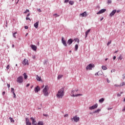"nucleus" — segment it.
Here are the masks:
<instances>
[{"label": "nucleus", "mask_w": 125, "mask_h": 125, "mask_svg": "<svg viewBox=\"0 0 125 125\" xmlns=\"http://www.w3.org/2000/svg\"><path fill=\"white\" fill-rule=\"evenodd\" d=\"M6 69H7V70H9V65H8L6 66Z\"/></svg>", "instance_id": "de8ad7c7"}, {"label": "nucleus", "mask_w": 125, "mask_h": 125, "mask_svg": "<svg viewBox=\"0 0 125 125\" xmlns=\"http://www.w3.org/2000/svg\"><path fill=\"white\" fill-rule=\"evenodd\" d=\"M69 0H65L64 1V3H67V2H69Z\"/></svg>", "instance_id": "58836bf2"}, {"label": "nucleus", "mask_w": 125, "mask_h": 125, "mask_svg": "<svg viewBox=\"0 0 125 125\" xmlns=\"http://www.w3.org/2000/svg\"><path fill=\"white\" fill-rule=\"evenodd\" d=\"M23 76H24V80L27 79V78H28V76L27 75V74H26V73H24L23 74Z\"/></svg>", "instance_id": "412c9836"}, {"label": "nucleus", "mask_w": 125, "mask_h": 125, "mask_svg": "<svg viewBox=\"0 0 125 125\" xmlns=\"http://www.w3.org/2000/svg\"><path fill=\"white\" fill-rule=\"evenodd\" d=\"M100 111H101V109H98L97 110H95L93 113H98L99 112H100Z\"/></svg>", "instance_id": "7c9ffc66"}, {"label": "nucleus", "mask_w": 125, "mask_h": 125, "mask_svg": "<svg viewBox=\"0 0 125 125\" xmlns=\"http://www.w3.org/2000/svg\"><path fill=\"white\" fill-rule=\"evenodd\" d=\"M125 82H123L122 83H121L120 84V86L121 87V86H124V85H125Z\"/></svg>", "instance_id": "2f4dec72"}, {"label": "nucleus", "mask_w": 125, "mask_h": 125, "mask_svg": "<svg viewBox=\"0 0 125 125\" xmlns=\"http://www.w3.org/2000/svg\"><path fill=\"white\" fill-rule=\"evenodd\" d=\"M4 94H5V91L2 92V95H4Z\"/></svg>", "instance_id": "bf43d9fd"}, {"label": "nucleus", "mask_w": 125, "mask_h": 125, "mask_svg": "<svg viewBox=\"0 0 125 125\" xmlns=\"http://www.w3.org/2000/svg\"><path fill=\"white\" fill-rule=\"evenodd\" d=\"M55 15L56 16V17H59V15H58L57 14H54V16Z\"/></svg>", "instance_id": "a19ab883"}, {"label": "nucleus", "mask_w": 125, "mask_h": 125, "mask_svg": "<svg viewBox=\"0 0 125 125\" xmlns=\"http://www.w3.org/2000/svg\"><path fill=\"white\" fill-rule=\"evenodd\" d=\"M72 43H73V39H69L67 41V44L68 45H71V44H72Z\"/></svg>", "instance_id": "2eb2a0df"}, {"label": "nucleus", "mask_w": 125, "mask_h": 125, "mask_svg": "<svg viewBox=\"0 0 125 125\" xmlns=\"http://www.w3.org/2000/svg\"><path fill=\"white\" fill-rule=\"evenodd\" d=\"M38 10L39 12H42V10H41V9H38Z\"/></svg>", "instance_id": "8fccbe9b"}, {"label": "nucleus", "mask_w": 125, "mask_h": 125, "mask_svg": "<svg viewBox=\"0 0 125 125\" xmlns=\"http://www.w3.org/2000/svg\"><path fill=\"white\" fill-rule=\"evenodd\" d=\"M114 86H116V87H119L120 86V85H118L117 84H114Z\"/></svg>", "instance_id": "ea45409f"}, {"label": "nucleus", "mask_w": 125, "mask_h": 125, "mask_svg": "<svg viewBox=\"0 0 125 125\" xmlns=\"http://www.w3.org/2000/svg\"><path fill=\"white\" fill-rule=\"evenodd\" d=\"M122 93H123V92H121L120 94V93L117 94L118 97H121V94H122Z\"/></svg>", "instance_id": "f704fd0d"}, {"label": "nucleus", "mask_w": 125, "mask_h": 125, "mask_svg": "<svg viewBox=\"0 0 125 125\" xmlns=\"http://www.w3.org/2000/svg\"><path fill=\"white\" fill-rule=\"evenodd\" d=\"M26 20H30V21H31V19H30V18H28V17L26 18Z\"/></svg>", "instance_id": "49530a36"}, {"label": "nucleus", "mask_w": 125, "mask_h": 125, "mask_svg": "<svg viewBox=\"0 0 125 125\" xmlns=\"http://www.w3.org/2000/svg\"><path fill=\"white\" fill-rule=\"evenodd\" d=\"M71 120L72 122H75V123H78L80 121V117L75 116L73 118H71Z\"/></svg>", "instance_id": "7ed1b4c3"}, {"label": "nucleus", "mask_w": 125, "mask_h": 125, "mask_svg": "<svg viewBox=\"0 0 125 125\" xmlns=\"http://www.w3.org/2000/svg\"><path fill=\"white\" fill-rule=\"evenodd\" d=\"M49 89V88L48 87V85H45L44 88L42 90L43 94L45 97H47L49 93H48V90Z\"/></svg>", "instance_id": "f03ea898"}, {"label": "nucleus", "mask_w": 125, "mask_h": 125, "mask_svg": "<svg viewBox=\"0 0 125 125\" xmlns=\"http://www.w3.org/2000/svg\"><path fill=\"white\" fill-rule=\"evenodd\" d=\"M62 75H59L58 76V80H60V79H61V78H62Z\"/></svg>", "instance_id": "cd10ccee"}, {"label": "nucleus", "mask_w": 125, "mask_h": 125, "mask_svg": "<svg viewBox=\"0 0 125 125\" xmlns=\"http://www.w3.org/2000/svg\"><path fill=\"white\" fill-rule=\"evenodd\" d=\"M30 120L32 121V125H38L37 124V121H36V119H35V118L31 117Z\"/></svg>", "instance_id": "9d476101"}, {"label": "nucleus", "mask_w": 125, "mask_h": 125, "mask_svg": "<svg viewBox=\"0 0 125 125\" xmlns=\"http://www.w3.org/2000/svg\"><path fill=\"white\" fill-rule=\"evenodd\" d=\"M39 21H37L34 24V26L36 29H38L39 28Z\"/></svg>", "instance_id": "f3484780"}, {"label": "nucleus", "mask_w": 125, "mask_h": 125, "mask_svg": "<svg viewBox=\"0 0 125 125\" xmlns=\"http://www.w3.org/2000/svg\"><path fill=\"white\" fill-rule=\"evenodd\" d=\"M11 92L13 93H14V88H11Z\"/></svg>", "instance_id": "e433bc0d"}, {"label": "nucleus", "mask_w": 125, "mask_h": 125, "mask_svg": "<svg viewBox=\"0 0 125 125\" xmlns=\"http://www.w3.org/2000/svg\"><path fill=\"white\" fill-rule=\"evenodd\" d=\"M64 88L62 87L58 91L57 94V97L58 98H62L64 96Z\"/></svg>", "instance_id": "f257e3e1"}, {"label": "nucleus", "mask_w": 125, "mask_h": 125, "mask_svg": "<svg viewBox=\"0 0 125 125\" xmlns=\"http://www.w3.org/2000/svg\"><path fill=\"white\" fill-rule=\"evenodd\" d=\"M9 120H10L11 123H14L15 122L14 120H13V118H12V117H9Z\"/></svg>", "instance_id": "b1692460"}, {"label": "nucleus", "mask_w": 125, "mask_h": 125, "mask_svg": "<svg viewBox=\"0 0 125 125\" xmlns=\"http://www.w3.org/2000/svg\"><path fill=\"white\" fill-rule=\"evenodd\" d=\"M78 48H79V45L76 44L75 46V49L76 51H77V50H78Z\"/></svg>", "instance_id": "a878e982"}, {"label": "nucleus", "mask_w": 125, "mask_h": 125, "mask_svg": "<svg viewBox=\"0 0 125 125\" xmlns=\"http://www.w3.org/2000/svg\"><path fill=\"white\" fill-rule=\"evenodd\" d=\"M80 16L82 17H85V16H86V12H84L83 13L80 14Z\"/></svg>", "instance_id": "a211bd4d"}, {"label": "nucleus", "mask_w": 125, "mask_h": 125, "mask_svg": "<svg viewBox=\"0 0 125 125\" xmlns=\"http://www.w3.org/2000/svg\"><path fill=\"white\" fill-rule=\"evenodd\" d=\"M13 94L14 98H16V95L15 94V93H13Z\"/></svg>", "instance_id": "4c0bfd02"}, {"label": "nucleus", "mask_w": 125, "mask_h": 125, "mask_svg": "<svg viewBox=\"0 0 125 125\" xmlns=\"http://www.w3.org/2000/svg\"><path fill=\"white\" fill-rule=\"evenodd\" d=\"M69 3L71 5H73L74 4V1H69Z\"/></svg>", "instance_id": "c756f323"}, {"label": "nucleus", "mask_w": 125, "mask_h": 125, "mask_svg": "<svg viewBox=\"0 0 125 125\" xmlns=\"http://www.w3.org/2000/svg\"><path fill=\"white\" fill-rule=\"evenodd\" d=\"M7 86H8V88H9L10 87V84H7Z\"/></svg>", "instance_id": "864d4df0"}, {"label": "nucleus", "mask_w": 125, "mask_h": 125, "mask_svg": "<svg viewBox=\"0 0 125 125\" xmlns=\"http://www.w3.org/2000/svg\"><path fill=\"white\" fill-rule=\"evenodd\" d=\"M119 59H120V60H122V59H123V58H122V56L119 57Z\"/></svg>", "instance_id": "09e8293b"}, {"label": "nucleus", "mask_w": 125, "mask_h": 125, "mask_svg": "<svg viewBox=\"0 0 125 125\" xmlns=\"http://www.w3.org/2000/svg\"><path fill=\"white\" fill-rule=\"evenodd\" d=\"M62 42L64 45V46H67V43L66 41L64 40V37H62Z\"/></svg>", "instance_id": "f8f14e48"}, {"label": "nucleus", "mask_w": 125, "mask_h": 125, "mask_svg": "<svg viewBox=\"0 0 125 125\" xmlns=\"http://www.w3.org/2000/svg\"><path fill=\"white\" fill-rule=\"evenodd\" d=\"M25 123L26 125H32V123L30 122V120H29L28 118H25Z\"/></svg>", "instance_id": "1a4fd4ad"}, {"label": "nucleus", "mask_w": 125, "mask_h": 125, "mask_svg": "<svg viewBox=\"0 0 125 125\" xmlns=\"http://www.w3.org/2000/svg\"><path fill=\"white\" fill-rule=\"evenodd\" d=\"M102 75L101 73H100V71H99L98 72H97L95 74V76H101Z\"/></svg>", "instance_id": "4be33fe9"}, {"label": "nucleus", "mask_w": 125, "mask_h": 125, "mask_svg": "<svg viewBox=\"0 0 125 125\" xmlns=\"http://www.w3.org/2000/svg\"><path fill=\"white\" fill-rule=\"evenodd\" d=\"M112 109H113V108L111 107V108H108L107 110H112Z\"/></svg>", "instance_id": "6e6d98bb"}, {"label": "nucleus", "mask_w": 125, "mask_h": 125, "mask_svg": "<svg viewBox=\"0 0 125 125\" xmlns=\"http://www.w3.org/2000/svg\"><path fill=\"white\" fill-rule=\"evenodd\" d=\"M102 69H103V70H107V67H106L105 65H103L102 66Z\"/></svg>", "instance_id": "bb28decb"}, {"label": "nucleus", "mask_w": 125, "mask_h": 125, "mask_svg": "<svg viewBox=\"0 0 125 125\" xmlns=\"http://www.w3.org/2000/svg\"><path fill=\"white\" fill-rule=\"evenodd\" d=\"M122 111H123V112H125V106L124 108H123V109H122Z\"/></svg>", "instance_id": "603ef678"}, {"label": "nucleus", "mask_w": 125, "mask_h": 125, "mask_svg": "<svg viewBox=\"0 0 125 125\" xmlns=\"http://www.w3.org/2000/svg\"><path fill=\"white\" fill-rule=\"evenodd\" d=\"M76 42H80V40L79 39H76Z\"/></svg>", "instance_id": "3c124183"}, {"label": "nucleus", "mask_w": 125, "mask_h": 125, "mask_svg": "<svg viewBox=\"0 0 125 125\" xmlns=\"http://www.w3.org/2000/svg\"><path fill=\"white\" fill-rule=\"evenodd\" d=\"M107 60H108V58H106V59H105V61H107Z\"/></svg>", "instance_id": "338daca9"}, {"label": "nucleus", "mask_w": 125, "mask_h": 125, "mask_svg": "<svg viewBox=\"0 0 125 125\" xmlns=\"http://www.w3.org/2000/svg\"><path fill=\"white\" fill-rule=\"evenodd\" d=\"M116 58V56H114L113 57V60H115Z\"/></svg>", "instance_id": "4d7b16f0"}, {"label": "nucleus", "mask_w": 125, "mask_h": 125, "mask_svg": "<svg viewBox=\"0 0 125 125\" xmlns=\"http://www.w3.org/2000/svg\"><path fill=\"white\" fill-rule=\"evenodd\" d=\"M38 125H43V122H42V121H39L38 123Z\"/></svg>", "instance_id": "393cba45"}, {"label": "nucleus", "mask_w": 125, "mask_h": 125, "mask_svg": "<svg viewBox=\"0 0 125 125\" xmlns=\"http://www.w3.org/2000/svg\"><path fill=\"white\" fill-rule=\"evenodd\" d=\"M22 64L24 66L26 65H29V61L26 59H25L23 62H22Z\"/></svg>", "instance_id": "6e6552de"}, {"label": "nucleus", "mask_w": 125, "mask_h": 125, "mask_svg": "<svg viewBox=\"0 0 125 125\" xmlns=\"http://www.w3.org/2000/svg\"><path fill=\"white\" fill-rule=\"evenodd\" d=\"M106 81H107V82L109 83H110V80H109V79H108V78H107L106 79Z\"/></svg>", "instance_id": "37998d69"}, {"label": "nucleus", "mask_w": 125, "mask_h": 125, "mask_svg": "<svg viewBox=\"0 0 125 125\" xmlns=\"http://www.w3.org/2000/svg\"><path fill=\"white\" fill-rule=\"evenodd\" d=\"M28 12H30V10L29 9H26V11L23 12V13L25 14Z\"/></svg>", "instance_id": "473e14b6"}, {"label": "nucleus", "mask_w": 125, "mask_h": 125, "mask_svg": "<svg viewBox=\"0 0 125 125\" xmlns=\"http://www.w3.org/2000/svg\"><path fill=\"white\" fill-rule=\"evenodd\" d=\"M89 32H90V29H88L85 33V38H87V35L89 33Z\"/></svg>", "instance_id": "6ab92c4d"}, {"label": "nucleus", "mask_w": 125, "mask_h": 125, "mask_svg": "<svg viewBox=\"0 0 125 125\" xmlns=\"http://www.w3.org/2000/svg\"><path fill=\"white\" fill-rule=\"evenodd\" d=\"M31 47L32 49H33V50H34V51H37V46L36 45H31Z\"/></svg>", "instance_id": "dca6fc26"}, {"label": "nucleus", "mask_w": 125, "mask_h": 125, "mask_svg": "<svg viewBox=\"0 0 125 125\" xmlns=\"http://www.w3.org/2000/svg\"><path fill=\"white\" fill-rule=\"evenodd\" d=\"M98 107V104H95L92 105V106H90L89 107V110H94V109H96Z\"/></svg>", "instance_id": "0eeeda50"}, {"label": "nucleus", "mask_w": 125, "mask_h": 125, "mask_svg": "<svg viewBox=\"0 0 125 125\" xmlns=\"http://www.w3.org/2000/svg\"><path fill=\"white\" fill-rule=\"evenodd\" d=\"M104 98H102L99 100V103H103V102H104Z\"/></svg>", "instance_id": "aec40b11"}, {"label": "nucleus", "mask_w": 125, "mask_h": 125, "mask_svg": "<svg viewBox=\"0 0 125 125\" xmlns=\"http://www.w3.org/2000/svg\"><path fill=\"white\" fill-rule=\"evenodd\" d=\"M17 34V32H15L14 33H13V37L15 38V39H16V35Z\"/></svg>", "instance_id": "c85d7f7f"}, {"label": "nucleus", "mask_w": 125, "mask_h": 125, "mask_svg": "<svg viewBox=\"0 0 125 125\" xmlns=\"http://www.w3.org/2000/svg\"><path fill=\"white\" fill-rule=\"evenodd\" d=\"M95 66L94 64L90 63L88 66L86 67V70H92V68H94Z\"/></svg>", "instance_id": "423d86ee"}, {"label": "nucleus", "mask_w": 125, "mask_h": 125, "mask_svg": "<svg viewBox=\"0 0 125 125\" xmlns=\"http://www.w3.org/2000/svg\"><path fill=\"white\" fill-rule=\"evenodd\" d=\"M64 117H69V114H65V115H64Z\"/></svg>", "instance_id": "a18cd8bd"}, {"label": "nucleus", "mask_w": 125, "mask_h": 125, "mask_svg": "<svg viewBox=\"0 0 125 125\" xmlns=\"http://www.w3.org/2000/svg\"><path fill=\"white\" fill-rule=\"evenodd\" d=\"M36 79L39 82H41V77H40V76H39L38 75H37Z\"/></svg>", "instance_id": "5701e85b"}, {"label": "nucleus", "mask_w": 125, "mask_h": 125, "mask_svg": "<svg viewBox=\"0 0 125 125\" xmlns=\"http://www.w3.org/2000/svg\"><path fill=\"white\" fill-rule=\"evenodd\" d=\"M23 76H19L17 79V83H23Z\"/></svg>", "instance_id": "20e7f679"}, {"label": "nucleus", "mask_w": 125, "mask_h": 125, "mask_svg": "<svg viewBox=\"0 0 125 125\" xmlns=\"http://www.w3.org/2000/svg\"><path fill=\"white\" fill-rule=\"evenodd\" d=\"M103 19H104V18H102L101 19H100V21H102V20H103Z\"/></svg>", "instance_id": "13d9d810"}, {"label": "nucleus", "mask_w": 125, "mask_h": 125, "mask_svg": "<svg viewBox=\"0 0 125 125\" xmlns=\"http://www.w3.org/2000/svg\"><path fill=\"white\" fill-rule=\"evenodd\" d=\"M117 52H118V51H116L114 53H117Z\"/></svg>", "instance_id": "774afa93"}, {"label": "nucleus", "mask_w": 125, "mask_h": 125, "mask_svg": "<svg viewBox=\"0 0 125 125\" xmlns=\"http://www.w3.org/2000/svg\"><path fill=\"white\" fill-rule=\"evenodd\" d=\"M40 90H41V88H40V87L39 86H37L34 89V91L35 92H39V91H40Z\"/></svg>", "instance_id": "4468645a"}, {"label": "nucleus", "mask_w": 125, "mask_h": 125, "mask_svg": "<svg viewBox=\"0 0 125 125\" xmlns=\"http://www.w3.org/2000/svg\"><path fill=\"white\" fill-rule=\"evenodd\" d=\"M43 87H44V85H43L42 86V88H43Z\"/></svg>", "instance_id": "0e129e2a"}, {"label": "nucleus", "mask_w": 125, "mask_h": 125, "mask_svg": "<svg viewBox=\"0 0 125 125\" xmlns=\"http://www.w3.org/2000/svg\"><path fill=\"white\" fill-rule=\"evenodd\" d=\"M105 11H106V9H102L97 12V14H102V13H104Z\"/></svg>", "instance_id": "9b49d317"}, {"label": "nucleus", "mask_w": 125, "mask_h": 125, "mask_svg": "<svg viewBox=\"0 0 125 125\" xmlns=\"http://www.w3.org/2000/svg\"><path fill=\"white\" fill-rule=\"evenodd\" d=\"M116 12H117V10H113L110 14H109V16L110 17H112L113 15H115V14L116 13Z\"/></svg>", "instance_id": "ddd939ff"}, {"label": "nucleus", "mask_w": 125, "mask_h": 125, "mask_svg": "<svg viewBox=\"0 0 125 125\" xmlns=\"http://www.w3.org/2000/svg\"><path fill=\"white\" fill-rule=\"evenodd\" d=\"M71 94H72V95H71V96L72 97H78V96H82V95L81 94H77L76 95H75V91L74 90L71 91Z\"/></svg>", "instance_id": "39448f33"}, {"label": "nucleus", "mask_w": 125, "mask_h": 125, "mask_svg": "<svg viewBox=\"0 0 125 125\" xmlns=\"http://www.w3.org/2000/svg\"><path fill=\"white\" fill-rule=\"evenodd\" d=\"M24 28L27 30V29H29V27H28V26H24Z\"/></svg>", "instance_id": "c03bdc74"}, {"label": "nucleus", "mask_w": 125, "mask_h": 125, "mask_svg": "<svg viewBox=\"0 0 125 125\" xmlns=\"http://www.w3.org/2000/svg\"><path fill=\"white\" fill-rule=\"evenodd\" d=\"M112 42L111 41H109L107 43V45L108 46L109 45L111 44V43Z\"/></svg>", "instance_id": "72a5a7b5"}, {"label": "nucleus", "mask_w": 125, "mask_h": 125, "mask_svg": "<svg viewBox=\"0 0 125 125\" xmlns=\"http://www.w3.org/2000/svg\"><path fill=\"white\" fill-rule=\"evenodd\" d=\"M43 116H44V117H48V114H43Z\"/></svg>", "instance_id": "79ce46f5"}, {"label": "nucleus", "mask_w": 125, "mask_h": 125, "mask_svg": "<svg viewBox=\"0 0 125 125\" xmlns=\"http://www.w3.org/2000/svg\"><path fill=\"white\" fill-rule=\"evenodd\" d=\"M29 16H30V13H28V14L27 15V17H29Z\"/></svg>", "instance_id": "052dcab7"}, {"label": "nucleus", "mask_w": 125, "mask_h": 125, "mask_svg": "<svg viewBox=\"0 0 125 125\" xmlns=\"http://www.w3.org/2000/svg\"><path fill=\"white\" fill-rule=\"evenodd\" d=\"M33 59H36V56H33Z\"/></svg>", "instance_id": "680f3d73"}, {"label": "nucleus", "mask_w": 125, "mask_h": 125, "mask_svg": "<svg viewBox=\"0 0 125 125\" xmlns=\"http://www.w3.org/2000/svg\"><path fill=\"white\" fill-rule=\"evenodd\" d=\"M74 91H79V89H76V90H74Z\"/></svg>", "instance_id": "e2e57ef3"}, {"label": "nucleus", "mask_w": 125, "mask_h": 125, "mask_svg": "<svg viewBox=\"0 0 125 125\" xmlns=\"http://www.w3.org/2000/svg\"><path fill=\"white\" fill-rule=\"evenodd\" d=\"M30 86V83H28L26 85V87H28V86Z\"/></svg>", "instance_id": "5fc2aeb1"}, {"label": "nucleus", "mask_w": 125, "mask_h": 125, "mask_svg": "<svg viewBox=\"0 0 125 125\" xmlns=\"http://www.w3.org/2000/svg\"><path fill=\"white\" fill-rule=\"evenodd\" d=\"M112 3V0H107V3L108 4L111 3Z\"/></svg>", "instance_id": "c9c22d12"}, {"label": "nucleus", "mask_w": 125, "mask_h": 125, "mask_svg": "<svg viewBox=\"0 0 125 125\" xmlns=\"http://www.w3.org/2000/svg\"><path fill=\"white\" fill-rule=\"evenodd\" d=\"M12 47L13 48L14 47V44H12Z\"/></svg>", "instance_id": "69168bd1"}]
</instances>
